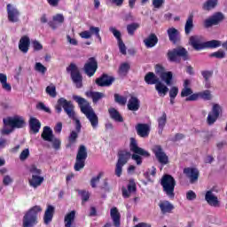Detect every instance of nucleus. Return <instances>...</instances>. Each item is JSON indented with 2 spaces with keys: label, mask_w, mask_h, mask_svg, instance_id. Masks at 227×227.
I'll use <instances>...</instances> for the list:
<instances>
[{
  "label": "nucleus",
  "mask_w": 227,
  "mask_h": 227,
  "mask_svg": "<svg viewBox=\"0 0 227 227\" xmlns=\"http://www.w3.org/2000/svg\"><path fill=\"white\" fill-rule=\"evenodd\" d=\"M200 93L202 100H212V92L209 90L200 91Z\"/></svg>",
  "instance_id": "obj_49"
},
{
  "label": "nucleus",
  "mask_w": 227,
  "mask_h": 227,
  "mask_svg": "<svg viewBox=\"0 0 227 227\" xmlns=\"http://www.w3.org/2000/svg\"><path fill=\"white\" fill-rule=\"evenodd\" d=\"M139 27H140V25L139 23H137V22H133L131 24L127 25L128 35H129V36H134L136 31H137Z\"/></svg>",
  "instance_id": "obj_41"
},
{
  "label": "nucleus",
  "mask_w": 227,
  "mask_h": 227,
  "mask_svg": "<svg viewBox=\"0 0 227 227\" xmlns=\"http://www.w3.org/2000/svg\"><path fill=\"white\" fill-rule=\"evenodd\" d=\"M167 35L171 43H173L174 45H176V43H180V40H182V37L180 35V31H178V29L175 27H169L167 30Z\"/></svg>",
  "instance_id": "obj_17"
},
{
  "label": "nucleus",
  "mask_w": 227,
  "mask_h": 227,
  "mask_svg": "<svg viewBox=\"0 0 227 227\" xmlns=\"http://www.w3.org/2000/svg\"><path fill=\"white\" fill-rule=\"evenodd\" d=\"M121 191L123 198H130V194H135L136 191H137L136 181L129 179L127 188L122 187Z\"/></svg>",
  "instance_id": "obj_19"
},
{
  "label": "nucleus",
  "mask_w": 227,
  "mask_h": 227,
  "mask_svg": "<svg viewBox=\"0 0 227 227\" xmlns=\"http://www.w3.org/2000/svg\"><path fill=\"white\" fill-rule=\"evenodd\" d=\"M167 59L169 63H181L182 59L183 61H188L189 51L184 47L178 46L168 51Z\"/></svg>",
  "instance_id": "obj_4"
},
{
  "label": "nucleus",
  "mask_w": 227,
  "mask_h": 227,
  "mask_svg": "<svg viewBox=\"0 0 227 227\" xmlns=\"http://www.w3.org/2000/svg\"><path fill=\"white\" fill-rule=\"evenodd\" d=\"M194 29V16L192 14L188 16L186 23L184 25V33L185 35H191Z\"/></svg>",
  "instance_id": "obj_35"
},
{
  "label": "nucleus",
  "mask_w": 227,
  "mask_h": 227,
  "mask_svg": "<svg viewBox=\"0 0 227 227\" xmlns=\"http://www.w3.org/2000/svg\"><path fill=\"white\" fill-rule=\"evenodd\" d=\"M79 196H81L82 200H90V192L82 190L78 192Z\"/></svg>",
  "instance_id": "obj_63"
},
{
  "label": "nucleus",
  "mask_w": 227,
  "mask_h": 227,
  "mask_svg": "<svg viewBox=\"0 0 227 227\" xmlns=\"http://www.w3.org/2000/svg\"><path fill=\"white\" fill-rule=\"evenodd\" d=\"M160 184L168 198H175V186L176 185V181H175L173 176L169 174L164 175L161 178Z\"/></svg>",
  "instance_id": "obj_6"
},
{
  "label": "nucleus",
  "mask_w": 227,
  "mask_h": 227,
  "mask_svg": "<svg viewBox=\"0 0 227 227\" xmlns=\"http://www.w3.org/2000/svg\"><path fill=\"white\" fill-rule=\"evenodd\" d=\"M192 95V89L191 88H184L181 91V97L184 98V97H189Z\"/></svg>",
  "instance_id": "obj_60"
},
{
  "label": "nucleus",
  "mask_w": 227,
  "mask_h": 227,
  "mask_svg": "<svg viewBox=\"0 0 227 227\" xmlns=\"http://www.w3.org/2000/svg\"><path fill=\"white\" fill-rule=\"evenodd\" d=\"M129 150L132 152L133 154L130 153L129 151H119L117 153V162L115 164V176L120 178L123 173V166L130 160V157L132 160H135L137 166H141L143 164V157L148 158L150 157V153L148 151L139 147L137 145V140L134 137L129 138Z\"/></svg>",
  "instance_id": "obj_1"
},
{
  "label": "nucleus",
  "mask_w": 227,
  "mask_h": 227,
  "mask_svg": "<svg viewBox=\"0 0 227 227\" xmlns=\"http://www.w3.org/2000/svg\"><path fill=\"white\" fill-rule=\"evenodd\" d=\"M129 70H130V64L127 62L121 64L118 71L119 75H122V76L127 75V74H129Z\"/></svg>",
  "instance_id": "obj_42"
},
{
  "label": "nucleus",
  "mask_w": 227,
  "mask_h": 227,
  "mask_svg": "<svg viewBox=\"0 0 227 227\" xmlns=\"http://www.w3.org/2000/svg\"><path fill=\"white\" fill-rule=\"evenodd\" d=\"M223 20H224V14L223 12H215L209 19L204 20V27L207 29L208 27H212V26H217Z\"/></svg>",
  "instance_id": "obj_13"
},
{
  "label": "nucleus",
  "mask_w": 227,
  "mask_h": 227,
  "mask_svg": "<svg viewBox=\"0 0 227 227\" xmlns=\"http://www.w3.org/2000/svg\"><path fill=\"white\" fill-rule=\"evenodd\" d=\"M111 33H113L114 36L116 38L117 42L121 41V32L117 30L114 27L110 28Z\"/></svg>",
  "instance_id": "obj_56"
},
{
  "label": "nucleus",
  "mask_w": 227,
  "mask_h": 227,
  "mask_svg": "<svg viewBox=\"0 0 227 227\" xmlns=\"http://www.w3.org/2000/svg\"><path fill=\"white\" fill-rule=\"evenodd\" d=\"M214 192H215V187L208 190L205 194V200H218L217 196Z\"/></svg>",
  "instance_id": "obj_46"
},
{
  "label": "nucleus",
  "mask_w": 227,
  "mask_h": 227,
  "mask_svg": "<svg viewBox=\"0 0 227 227\" xmlns=\"http://www.w3.org/2000/svg\"><path fill=\"white\" fill-rule=\"evenodd\" d=\"M165 70H166V68H164V67H162L160 64H157L155 66V73L158 74L160 75V77L161 74H164L166 72Z\"/></svg>",
  "instance_id": "obj_64"
},
{
  "label": "nucleus",
  "mask_w": 227,
  "mask_h": 227,
  "mask_svg": "<svg viewBox=\"0 0 227 227\" xmlns=\"http://www.w3.org/2000/svg\"><path fill=\"white\" fill-rule=\"evenodd\" d=\"M85 95L88 98L92 99L93 104H98L99 100H102V98L106 97V95H104L102 92L91 90L85 92Z\"/></svg>",
  "instance_id": "obj_26"
},
{
  "label": "nucleus",
  "mask_w": 227,
  "mask_h": 227,
  "mask_svg": "<svg viewBox=\"0 0 227 227\" xmlns=\"http://www.w3.org/2000/svg\"><path fill=\"white\" fill-rule=\"evenodd\" d=\"M155 90L158 91L159 95H166L168 91H169V89L164 85L162 82L155 85Z\"/></svg>",
  "instance_id": "obj_43"
},
{
  "label": "nucleus",
  "mask_w": 227,
  "mask_h": 227,
  "mask_svg": "<svg viewBox=\"0 0 227 227\" xmlns=\"http://www.w3.org/2000/svg\"><path fill=\"white\" fill-rule=\"evenodd\" d=\"M41 137L43 139V141H48V143L52 142V139H54V133L52 132L51 127H43Z\"/></svg>",
  "instance_id": "obj_28"
},
{
  "label": "nucleus",
  "mask_w": 227,
  "mask_h": 227,
  "mask_svg": "<svg viewBox=\"0 0 227 227\" xmlns=\"http://www.w3.org/2000/svg\"><path fill=\"white\" fill-rule=\"evenodd\" d=\"M32 46L34 51H42V49H43V45H42V43L36 40L32 42Z\"/></svg>",
  "instance_id": "obj_61"
},
{
  "label": "nucleus",
  "mask_w": 227,
  "mask_h": 227,
  "mask_svg": "<svg viewBox=\"0 0 227 227\" xmlns=\"http://www.w3.org/2000/svg\"><path fill=\"white\" fill-rule=\"evenodd\" d=\"M20 17V12L18 11L12 4H7V19L9 22L15 23L19 22Z\"/></svg>",
  "instance_id": "obj_15"
},
{
  "label": "nucleus",
  "mask_w": 227,
  "mask_h": 227,
  "mask_svg": "<svg viewBox=\"0 0 227 227\" xmlns=\"http://www.w3.org/2000/svg\"><path fill=\"white\" fill-rule=\"evenodd\" d=\"M29 173L38 176L39 175H42V169L36 168V165H31L29 168Z\"/></svg>",
  "instance_id": "obj_55"
},
{
  "label": "nucleus",
  "mask_w": 227,
  "mask_h": 227,
  "mask_svg": "<svg viewBox=\"0 0 227 227\" xmlns=\"http://www.w3.org/2000/svg\"><path fill=\"white\" fill-rule=\"evenodd\" d=\"M222 43L219 40H211L204 42V49H217L221 47Z\"/></svg>",
  "instance_id": "obj_38"
},
{
  "label": "nucleus",
  "mask_w": 227,
  "mask_h": 227,
  "mask_svg": "<svg viewBox=\"0 0 227 227\" xmlns=\"http://www.w3.org/2000/svg\"><path fill=\"white\" fill-rule=\"evenodd\" d=\"M223 113V108L220 106L219 104H214L211 112L208 113L207 118V125H214L219 119V116Z\"/></svg>",
  "instance_id": "obj_12"
},
{
  "label": "nucleus",
  "mask_w": 227,
  "mask_h": 227,
  "mask_svg": "<svg viewBox=\"0 0 227 227\" xmlns=\"http://www.w3.org/2000/svg\"><path fill=\"white\" fill-rule=\"evenodd\" d=\"M110 216L114 227L121 226V215L120 214L118 207H114L110 209Z\"/></svg>",
  "instance_id": "obj_21"
},
{
  "label": "nucleus",
  "mask_w": 227,
  "mask_h": 227,
  "mask_svg": "<svg viewBox=\"0 0 227 227\" xmlns=\"http://www.w3.org/2000/svg\"><path fill=\"white\" fill-rule=\"evenodd\" d=\"M159 207L162 214H171V211L175 210V206L168 200L160 201Z\"/></svg>",
  "instance_id": "obj_29"
},
{
  "label": "nucleus",
  "mask_w": 227,
  "mask_h": 227,
  "mask_svg": "<svg viewBox=\"0 0 227 227\" xmlns=\"http://www.w3.org/2000/svg\"><path fill=\"white\" fill-rule=\"evenodd\" d=\"M52 20L58 24H63V22H65V16L61 13H58L52 17Z\"/></svg>",
  "instance_id": "obj_53"
},
{
  "label": "nucleus",
  "mask_w": 227,
  "mask_h": 227,
  "mask_svg": "<svg viewBox=\"0 0 227 227\" xmlns=\"http://www.w3.org/2000/svg\"><path fill=\"white\" fill-rule=\"evenodd\" d=\"M77 139H79V133L75 130L71 131L67 137L68 143L67 145V148H72V146L77 143Z\"/></svg>",
  "instance_id": "obj_36"
},
{
  "label": "nucleus",
  "mask_w": 227,
  "mask_h": 227,
  "mask_svg": "<svg viewBox=\"0 0 227 227\" xmlns=\"http://www.w3.org/2000/svg\"><path fill=\"white\" fill-rule=\"evenodd\" d=\"M109 116L114 121H117L118 123H123V116L121 115L120 112L116 110L114 107H111L108 109Z\"/></svg>",
  "instance_id": "obj_31"
},
{
  "label": "nucleus",
  "mask_w": 227,
  "mask_h": 227,
  "mask_svg": "<svg viewBox=\"0 0 227 227\" xmlns=\"http://www.w3.org/2000/svg\"><path fill=\"white\" fill-rule=\"evenodd\" d=\"M189 45H191L194 51H203L205 43H201V37L199 35H192L189 38Z\"/></svg>",
  "instance_id": "obj_18"
},
{
  "label": "nucleus",
  "mask_w": 227,
  "mask_h": 227,
  "mask_svg": "<svg viewBox=\"0 0 227 227\" xmlns=\"http://www.w3.org/2000/svg\"><path fill=\"white\" fill-rule=\"evenodd\" d=\"M31 46V39L29 36L23 35L19 42V49L23 54H27L29 52V47Z\"/></svg>",
  "instance_id": "obj_20"
},
{
  "label": "nucleus",
  "mask_w": 227,
  "mask_h": 227,
  "mask_svg": "<svg viewBox=\"0 0 227 227\" xmlns=\"http://www.w3.org/2000/svg\"><path fill=\"white\" fill-rule=\"evenodd\" d=\"M83 70L88 77H93L98 70V62L95 57H90L88 59L87 62L83 66Z\"/></svg>",
  "instance_id": "obj_10"
},
{
  "label": "nucleus",
  "mask_w": 227,
  "mask_h": 227,
  "mask_svg": "<svg viewBox=\"0 0 227 227\" xmlns=\"http://www.w3.org/2000/svg\"><path fill=\"white\" fill-rule=\"evenodd\" d=\"M136 130L139 137H148L150 136V126L145 123H138L136 126Z\"/></svg>",
  "instance_id": "obj_24"
},
{
  "label": "nucleus",
  "mask_w": 227,
  "mask_h": 227,
  "mask_svg": "<svg viewBox=\"0 0 227 227\" xmlns=\"http://www.w3.org/2000/svg\"><path fill=\"white\" fill-rule=\"evenodd\" d=\"M209 58H216V59H223L226 58V52L223 50H218L217 51L209 54Z\"/></svg>",
  "instance_id": "obj_45"
},
{
  "label": "nucleus",
  "mask_w": 227,
  "mask_h": 227,
  "mask_svg": "<svg viewBox=\"0 0 227 227\" xmlns=\"http://www.w3.org/2000/svg\"><path fill=\"white\" fill-rule=\"evenodd\" d=\"M29 157V149H24L21 153L20 154V160L24 162V160H27Z\"/></svg>",
  "instance_id": "obj_57"
},
{
  "label": "nucleus",
  "mask_w": 227,
  "mask_h": 227,
  "mask_svg": "<svg viewBox=\"0 0 227 227\" xmlns=\"http://www.w3.org/2000/svg\"><path fill=\"white\" fill-rule=\"evenodd\" d=\"M73 100H74V102H77L81 112L85 114L86 118L90 122L91 127L93 129H97V127H98V116H97V114H95V111H93V108L90 105V102H88L86 98H81V96L77 95L73 96Z\"/></svg>",
  "instance_id": "obj_2"
},
{
  "label": "nucleus",
  "mask_w": 227,
  "mask_h": 227,
  "mask_svg": "<svg viewBox=\"0 0 227 227\" xmlns=\"http://www.w3.org/2000/svg\"><path fill=\"white\" fill-rule=\"evenodd\" d=\"M67 74H70L71 80L74 84H75L76 88H82V74L77 65H75V63H71L67 67Z\"/></svg>",
  "instance_id": "obj_8"
},
{
  "label": "nucleus",
  "mask_w": 227,
  "mask_h": 227,
  "mask_svg": "<svg viewBox=\"0 0 227 227\" xmlns=\"http://www.w3.org/2000/svg\"><path fill=\"white\" fill-rule=\"evenodd\" d=\"M4 124L12 129H24L26 127V121L24 120V117L15 115L13 117L4 119Z\"/></svg>",
  "instance_id": "obj_9"
},
{
  "label": "nucleus",
  "mask_w": 227,
  "mask_h": 227,
  "mask_svg": "<svg viewBox=\"0 0 227 227\" xmlns=\"http://www.w3.org/2000/svg\"><path fill=\"white\" fill-rule=\"evenodd\" d=\"M145 82L146 84L157 86V83L160 82L159 77L153 74V72H148L145 76Z\"/></svg>",
  "instance_id": "obj_33"
},
{
  "label": "nucleus",
  "mask_w": 227,
  "mask_h": 227,
  "mask_svg": "<svg viewBox=\"0 0 227 227\" xmlns=\"http://www.w3.org/2000/svg\"><path fill=\"white\" fill-rule=\"evenodd\" d=\"M200 98H201L200 97V93L197 92V93H192L188 98H185L186 102H196V100H200Z\"/></svg>",
  "instance_id": "obj_51"
},
{
  "label": "nucleus",
  "mask_w": 227,
  "mask_h": 227,
  "mask_svg": "<svg viewBox=\"0 0 227 227\" xmlns=\"http://www.w3.org/2000/svg\"><path fill=\"white\" fill-rule=\"evenodd\" d=\"M89 31L90 33V36H96L98 38L99 43H102V36H100V27L90 26L89 28Z\"/></svg>",
  "instance_id": "obj_39"
},
{
  "label": "nucleus",
  "mask_w": 227,
  "mask_h": 227,
  "mask_svg": "<svg viewBox=\"0 0 227 227\" xmlns=\"http://www.w3.org/2000/svg\"><path fill=\"white\" fill-rule=\"evenodd\" d=\"M74 222H75V210H73L65 215V218H64L65 227H75L72 225L74 224Z\"/></svg>",
  "instance_id": "obj_34"
},
{
  "label": "nucleus",
  "mask_w": 227,
  "mask_h": 227,
  "mask_svg": "<svg viewBox=\"0 0 227 227\" xmlns=\"http://www.w3.org/2000/svg\"><path fill=\"white\" fill-rule=\"evenodd\" d=\"M42 214V207L34 206L28 209L22 219V227H35L38 224V215Z\"/></svg>",
  "instance_id": "obj_3"
},
{
  "label": "nucleus",
  "mask_w": 227,
  "mask_h": 227,
  "mask_svg": "<svg viewBox=\"0 0 227 227\" xmlns=\"http://www.w3.org/2000/svg\"><path fill=\"white\" fill-rule=\"evenodd\" d=\"M88 159V150L86 146L81 145L78 148V152L76 154L75 163L74 166V171H81V169H84V166H86V160Z\"/></svg>",
  "instance_id": "obj_7"
},
{
  "label": "nucleus",
  "mask_w": 227,
  "mask_h": 227,
  "mask_svg": "<svg viewBox=\"0 0 227 227\" xmlns=\"http://www.w3.org/2000/svg\"><path fill=\"white\" fill-rule=\"evenodd\" d=\"M63 109L67 114L68 118H75V112L74 111V105L72 104V101H68L65 98H60L57 101L55 111L58 114H59Z\"/></svg>",
  "instance_id": "obj_5"
},
{
  "label": "nucleus",
  "mask_w": 227,
  "mask_h": 227,
  "mask_svg": "<svg viewBox=\"0 0 227 227\" xmlns=\"http://www.w3.org/2000/svg\"><path fill=\"white\" fill-rule=\"evenodd\" d=\"M114 97V102H116V104H119V106H125V104H127V97L121 96L118 93H115Z\"/></svg>",
  "instance_id": "obj_44"
},
{
  "label": "nucleus",
  "mask_w": 227,
  "mask_h": 227,
  "mask_svg": "<svg viewBox=\"0 0 227 227\" xmlns=\"http://www.w3.org/2000/svg\"><path fill=\"white\" fill-rule=\"evenodd\" d=\"M153 153H154L160 164H162V166H166V164H169V157H168V154H166L161 145H154L153 147Z\"/></svg>",
  "instance_id": "obj_11"
},
{
  "label": "nucleus",
  "mask_w": 227,
  "mask_h": 227,
  "mask_svg": "<svg viewBox=\"0 0 227 227\" xmlns=\"http://www.w3.org/2000/svg\"><path fill=\"white\" fill-rule=\"evenodd\" d=\"M176 95H178V87H172L169 90V98H176Z\"/></svg>",
  "instance_id": "obj_62"
},
{
  "label": "nucleus",
  "mask_w": 227,
  "mask_h": 227,
  "mask_svg": "<svg viewBox=\"0 0 227 227\" xmlns=\"http://www.w3.org/2000/svg\"><path fill=\"white\" fill-rule=\"evenodd\" d=\"M139 107H141L139 98L132 96L128 101L129 111H139Z\"/></svg>",
  "instance_id": "obj_27"
},
{
  "label": "nucleus",
  "mask_w": 227,
  "mask_h": 227,
  "mask_svg": "<svg viewBox=\"0 0 227 227\" xmlns=\"http://www.w3.org/2000/svg\"><path fill=\"white\" fill-rule=\"evenodd\" d=\"M37 109H40V111H44V113H49L51 114V108L45 106V104L40 102L36 106Z\"/></svg>",
  "instance_id": "obj_59"
},
{
  "label": "nucleus",
  "mask_w": 227,
  "mask_h": 227,
  "mask_svg": "<svg viewBox=\"0 0 227 227\" xmlns=\"http://www.w3.org/2000/svg\"><path fill=\"white\" fill-rule=\"evenodd\" d=\"M35 72H39V74H42L43 75L47 72V67H45V66H43L42 63L36 62L35 66Z\"/></svg>",
  "instance_id": "obj_48"
},
{
  "label": "nucleus",
  "mask_w": 227,
  "mask_h": 227,
  "mask_svg": "<svg viewBox=\"0 0 227 227\" xmlns=\"http://www.w3.org/2000/svg\"><path fill=\"white\" fill-rule=\"evenodd\" d=\"M30 132L33 134H38L40 129H42V122L36 117H30L28 121Z\"/></svg>",
  "instance_id": "obj_25"
},
{
  "label": "nucleus",
  "mask_w": 227,
  "mask_h": 227,
  "mask_svg": "<svg viewBox=\"0 0 227 227\" xmlns=\"http://www.w3.org/2000/svg\"><path fill=\"white\" fill-rule=\"evenodd\" d=\"M46 93L50 95V97H51L52 98H56V97L58 96V92H56V86H47Z\"/></svg>",
  "instance_id": "obj_47"
},
{
  "label": "nucleus",
  "mask_w": 227,
  "mask_h": 227,
  "mask_svg": "<svg viewBox=\"0 0 227 227\" xmlns=\"http://www.w3.org/2000/svg\"><path fill=\"white\" fill-rule=\"evenodd\" d=\"M56 212V208L52 205H48L43 215V223L48 226L52 223V219H54V213Z\"/></svg>",
  "instance_id": "obj_22"
},
{
  "label": "nucleus",
  "mask_w": 227,
  "mask_h": 227,
  "mask_svg": "<svg viewBox=\"0 0 227 227\" xmlns=\"http://www.w3.org/2000/svg\"><path fill=\"white\" fill-rule=\"evenodd\" d=\"M217 6V0H207L202 5V9L205 12H210V10H214Z\"/></svg>",
  "instance_id": "obj_40"
},
{
  "label": "nucleus",
  "mask_w": 227,
  "mask_h": 227,
  "mask_svg": "<svg viewBox=\"0 0 227 227\" xmlns=\"http://www.w3.org/2000/svg\"><path fill=\"white\" fill-rule=\"evenodd\" d=\"M113 82H114V77L109 76L107 74H103L100 77L96 79V84L100 88L112 86Z\"/></svg>",
  "instance_id": "obj_16"
},
{
  "label": "nucleus",
  "mask_w": 227,
  "mask_h": 227,
  "mask_svg": "<svg viewBox=\"0 0 227 227\" xmlns=\"http://www.w3.org/2000/svg\"><path fill=\"white\" fill-rule=\"evenodd\" d=\"M158 121V133L162 136V132L164 131V127H166V123H168V114L166 112L162 113V115L157 119Z\"/></svg>",
  "instance_id": "obj_32"
},
{
  "label": "nucleus",
  "mask_w": 227,
  "mask_h": 227,
  "mask_svg": "<svg viewBox=\"0 0 227 227\" xmlns=\"http://www.w3.org/2000/svg\"><path fill=\"white\" fill-rule=\"evenodd\" d=\"M160 77L161 81L167 84V86H171V82H173V72L168 71L162 73Z\"/></svg>",
  "instance_id": "obj_37"
},
{
  "label": "nucleus",
  "mask_w": 227,
  "mask_h": 227,
  "mask_svg": "<svg viewBox=\"0 0 227 227\" xmlns=\"http://www.w3.org/2000/svg\"><path fill=\"white\" fill-rule=\"evenodd\" d=\"M143 42L146 49H153L159 43V37L155 33H151Z\"/></svg>",
  "instance_id": "obj_23"
},
{
  "label": "nucleus",
  "mask_w": 227,
  "mask_h": 227,
  "mask_svg": "<svg viewBox=\"0 0 227 227\" xmlns=\"http://www.w3.org/2000/svg\"><path fill=\"white\" fill-rule=\"evenodd\" d=\"M183 173L190 180V184H196L200 178V170L197 168H184Z\"/></svg>",
  "instance_id": "obj_14"
},
{
  "label": "nucleus",
  "mask_w": 227,
  "mask_h": 227,
  "mask_svg": "<svg viewBox=\"0 0 227 227\" xmlns=\"http://www.w3.org/2000/svg\"><path fill=\"white\" fill-rule=\"evenodd\" d=\"M118 42V47L121 54L123 56H127V46H125V43H123V40L117 41Z\"/></svg>",
  "instance_id": "obj_52"
},
{
  "label": "nucleus",
  "mask_w": 227,
  "mask_h": 227,
  "mask_svg": "<svg viewBox=\"0 0 227 227\" xmlns=\"http://www.w3.org/2000/svg\"><path fill=\"white\" fill-rule=\"evenodd\" d=\"M28 184L33 189H37L42 184H43V176L32 175V177L28 179Z\"/></svg>",
  "instance_id": "obj_30"
},
{
  "label": "nucleus",
  "mask_w": 227,
  "mask_h": 227,
  "mask_svg": "<svg viewBox=\"0 0 227 227\" xmlns=\"http://www.w3.org/2000/svg\"><path fill=\"white\" fill-rule=\"evenodd\" d=\"M51 143L54 150H59L61 148V140L59 138H52Z\"/></svg>",
  "instance_id": "obj_58"
},
{
  "label": "nucleus",
  "mask_w": 227,
  "mask_h": 227,
  "mask_svg": "<svg viewBox=\"0 0 227 227\" xmlns=\"http://www.w3.org/2000/svg\"><path fill=\"white\" fill-rule=\"evenodd\" d=\"M201 75L204 79V81H208L214 75V71H208V70H204L201 71Z\"/></svg>",
  "instance_id": "obj_54"
},
{
  "label": "nucleus",
  "mask_w": 227,
  "mask_h": 227,
  "mask_svg": "<svg viewBox=\"0 0 227 227\" xmlns=\"http://www.w3.org/2000/svg\"><path fill=\"white\" fill-rule=\"evenodd\" d=\"M102 175H103V173L100 172L97 176H94L91 178L90 185L93 189H95L97 187V184H98V182H100V178H102Z\"/></svg>",
  "instance_id": "obj_50"
}]
</instances>
